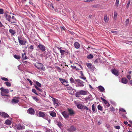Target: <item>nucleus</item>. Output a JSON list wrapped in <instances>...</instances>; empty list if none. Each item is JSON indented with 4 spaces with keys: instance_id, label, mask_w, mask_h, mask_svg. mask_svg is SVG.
<instances>
[{
    "instance_id": "nucleus-1",
    "label": "nucleus",
    "mask_w": 132,
    "mask_h": 132,
    "mask_svg": "<svg viewBox=\"0 0 132 132\" xmlns=\"http://www.w3.org/2000/svg\"><path fill=\"white\" fill-rule=\"evenodd\" d=\"M0 89L1 90V94L2 96H7V95H6L5 94H7L9 92V91L8 89H5L3 87H1Z\"/></svg>"
},
{
    "instance_id": "nucleus-2",
    "label": "nucleus",
    "mask_w": 132,
    "mask_h": 132,
    "mask_svg": "<svg viewBox=\"0 0 132 132\" xmlns=\"http://www.w3.org/2000/svg\"><path fill=\"white\" fill-rule=\"evenodd\" d=\"M34 65L36 68L39 69H41L44 71L45 70V67L42 63H37L36 64Z\"/></svg>"
},
{
    "instance_id": "nucleus-3",
    "label": "nucleus",
    "mask_w": 132,
    "mask_h": 132,
    "mask_svg": "<svg viewBox=\"0 0 132 132\" xmlns=\"http://www.w3.org/2000/svg\"><path fill=\"white\" fill-rule=\"evenodd\" d=\"M19 44L21 45H24L27 42L25 39H22L21 37L18 36V37Z\"/></svg>"
},
{
    "instance_id": "nucleus-4",
    "label": "nucleus",
    "mask_w": 132,
    "mask_h": 132,
    "mask_svg": "<svg viewBox=\"0 0 132 132\" xmlns=\"http://www.w3.org/2000/svg\"><path fill=\"white\" fill-rule=\"evenodd\" d=\"M75 81H76V84L77 85V86L78 87H83L84 85V82L79 79H75Z\"/></svg>"
},
{
    "instance_id": "nucleus-5",
    "label": "nucleus",
    "mask_w": 132,
    "mask_h": 132,
    "mask_svg": "<svg viewBox=\"0 0 132 132\" xmlns=\"http://www.w3.org/2000/svg\"><path fill=\"white\" fill-rule=\"evenodd\" d=\"M37 47L42 52H44L45 51V46L42 44H39L38 45Z\"/></svg>"
},
{
    "instance_id": "nucleus-6",
    "label": "nucleus",
    "mask_w": 132,
    "mask_h": 132,
    "mask_svg": "<svg viewBox=\"0 0 132 132\" xmlns=\"http://www.w3.org/2000/svg\"><path fill=\"white\" fill-rule=\"evenodd\" d=\"M76 66H80L81 69H82V67L81 65L79 64H78L76 63H75L73 64V66L71 65V67L73 69H75L77 70H79L80 69H79V68H77Z\"/></svg>"
},
{
    "instance_id": "nucleus-7",
    "label": "nucleus",
    "mask_w": 132,
    "mask_h": 132,
    "mask_svg": "<svg viewBox=\"0 0 132 132\" xmlns=\"http://www.w3.org/2000/svg\"><path fill=\"white\" fill-rule=\"evenodd\" d=\"M67 110L69 112L68 114H69V115L72 116L75 113V112L73 110L71 109L68 108Z\"/></svg>"
},
{
    "instance_id": "nucleus-8",
    "label": "nucleus",
    "mask_w": 132,
    "mask_h": 132,
    "mask_svg": "<svg viewBox=\"0 0 132 132\" xmlns=\"http://www.w3.org/2000/svg\"><path fill=\"white\" fill-rule=\"evenodd\" d=\"M67 130L70 132H73L76 130V128L73 126H70L67 129Z\"/></svg>"
},
{
    "instance_id": "nucleus-9",
    "label": "nucleus",
    "mask_w": 132,
    "mask_h": 132,
    "mask_svg": "<svg viewBox=\"0 0 132 132\" xmlns=\"http://www.w3.org/2000/svg\"><path fill=\"white\" fill-rule=\"evenodd\" d=\"M52 101H53V103L54 105H56V106H58L59 105L58 104L59 102L58 100L52 97Z\"/></svg>"
},
{
    "instance_id": "nucleus-10",
    "label": "nucleus",
    "mask_w": 132,
    "mask_h": 132,
    "mask_svg": "<svg viewBox=\"0 0 132 132\" xmlns=\"http://www.w3.org/2000/svg\"><path fill=\"white\" fill-rule=\"evenodd\" d=\"M19 98L18 97H14L12 100L11 102L13 103L16 104L18 103L19 101Z\"/></svg>"
},
{
    "instance_id": "nucleus-11",
    "label": "nucleus",
    "mask_w": 132,
    "mask_h": 132,
    "mask_svg": "<svg viewBox=\"0 0 132 132\" xmlns=\"http://www.w3.org/2000/svg\"><path fill=\"white\" fill-rule=\"evenodd\" d=\"M111 71L112 73L116 76H117L119 75V74L118 71L116 69H112Z\"/></svg>"
},
{
    "instance_id": "nucleus-12",
    "label": "nucleus",
    "mask_w": 132,
    "mask_h": 132,
    "mask_svg": "<svg viewBox=\"0 0 132 132\" xmlns=\"http://www.w3.org/2000/svg\"><path fill=\"white\" fill-rule=\"evenodd\" d=\"M35 112L34 110L31 108H29L27 111L28 113L31 115L34 114Z\"/></svg>"
},
{
    "instance_id": "nucleus-13",
    "label": "nucleus",
    "mask_w": 132,
    "mask_h": 132,
    "mask_svg": "<svg viewBox=\"0 0 132 132\" xmlns=\"http://www.w3.org/2000/svg\"><path fill=\"white\" fill-rule=\"evenodd\" d=\"M38 116L42 117L43 118H45V113L44 112L39 111L38 113Z\"/></svg>"
},
{
    "instance_id": "nucleus-14",
    "label": "nucleus",
    "mask_w": 132,
    "mask_h": 132,
    "mask_svg": "<svg viewBox=\"0 0 132 132\" xmlns=\"http://www.w3.org/2000/svg\"><path fill=\"white\" fill-rule=\"evenodd\" d=\"M57 48L59 50L60 52L61 53V55L63 56L64 54H65L66 53H67V54L68 53V52L65 51L64 50L61 49L60 48L57 47Z\"/></svg>"
},
{
    "instance_id": "nucleus-15",
    "label": "nucleus",
    "mask_w": 132,
    "mask_h": 132,
    "mask_svg": "<svg viewBox=\"0 0 132 132\" xmlns=\"http://www.w3.org/2000/svg\"><path fill=\"white\" fill-rule=\"evenodd\" d=\"M10 22H11V24H13V23H16V19L15 18L14 16H12L11 17V19Z\"/></svg>"
},
{
    "instance_id": "nucleus-16",
    "label": "nucleus",
    "mask_w": 132,
    "mask_h": 132,
    "mask_svg": "<svg viewBox=\"0 0 132 132\" xmlns=\"http://www.w3.org/2000/svg\"><path fill=\"white\" fill-rule=\"evenodd\" d=\"M62 114L63 116L65 118H68L69 116V114L67 112L65 111H64L62 112Z\"/></svg>"
},
{
    "instance_id": "nucleus-17",
    "label": "nucleus",
    "mask_w": 132,
    "mask_h": 132,
    "mask_svg": "<svg viewBox=\"0 0 132 132\" xmlns=\"http://www.w3.org/2000/svg\"><path fill=\"white\" fill-rule=\"evenodd\" d=\"M24 126L23 125L19 124L16 126V128L19 130H21L24 129Z\"/></svg>"
},
{
    "instance_id": "nucleus-18",
    "label": "nucleus",
    "mask_w": 132,
    "mask_h": 132,
    "mask_svg": "<svg viewBox=\"0 0 132 132\" xmlns=\"http://www.w3.org/2000/svg\"><path fill=\"white\" fill-rule=\"evenodd\" d=\"M1 116L2 117L4 118H7L9 117V116L8 114L6 113L3 112H1Z\"/></svg>"
},
{
    "instance_id": "nucleus-19",
    "label": "nucleus",
    "mask_w": 132,
    "mask_h": 132,
    "mask_svg": "<svg viewBox=\"0 0 132 132\" xmlns=\"http://www.w3.org/2000/svg\"><path fill=\"white\" fill-rule=\"evenodd\" d=\"M74 45L75 48L78 49L80 47V45L79 43L78 42H75L74 44Z\"/></svg>"
},
{
    "instance_id": "nucleus-20",
    "label": "nucleus",
    "mask_w": 132,
    "mask_h": 132,
    "mask_svg": "<svg viewBox=\"0 0 132 132\" xmlns=\"http://www.w3.org/2000/svg\"><path fill=\"white\" fill-rule=\"evenodd\" d=\"M121 82L124 84H126L127 83L128 80L125 78H122L121 79Z\"/></svg>"
},
{
    "instance_id": "nucleus-21",
    "label": "nucleus",
    "mask_w": 132,
    "mask_h": 132,
    "mask_svg": "<svg viewBox=\"0 0 132 132\" xmlns=\"http://www.w3.org/2000/svg\"><path fill=\"white\" fill-rule=\"evenodd\" d=\"M98 88L99 89V90L101 92H103L105 90L104 88L101 86H99Z\"/></svg>"
},
{
    "instance_id": "nucleus-22",
    "label": "nucleus",
    "mask_w": 132,
    "mask_h": 132,
    "mask_svg": "<svg viewBox=\"0 0 132 132\" xmlns=\"http://www.w3.org/2000/svg\"><path fill=\"white\" fill-rule=\"evenodd\" d=\"M81 95H85L87 94V91H84L83 90H81L79 91Z\"/></svg>"
},
{
    "instance_id": "nucleus-23",
    "label": "nucleus",
    "mask_w": 132,
    "mask_h": 132,
    "mask_svg": "<svg viewBox=\"0 0 132 132\" xmlns=\"http://www.w3.org/2000/svg\"><path fill=\"white\" fill-rule=\"evenodd\" d=\"M9 32L10 33H11V35L13 36H14V35L16 33L15 31L12 29H9Z\"/></svg>"
},
{
    "instance_id": "nucleus-24",
    "label": "nucleus",
    "mask_w": 132,
    "mask_h": 132,
    "mask_svg": "<svg viewBox=\"0 0 132 132\" xmlns=\"http://www.w3.org/2000/svg\"><path fill=\"white\" fill-rule=\"evenodd\" d=\"M50 115L52 117H56V113L54 112L53 111H51L50 112Z\"/></svg>"
},
{
    "instance_id": "nucleus-25",
    "label": "nucleus",
    "mask_w": 132,
    "mask_h": 132,
    "mask_svg": "<svg viewBox=\"0 0 132 132\" xmlns=\"http://www.w3.org/2000/svg\"><path fill=\"white\" fill-rule=\"evenodd\" d=\"M11 16L10 15H8L7 14H6V20H7L8 21L10 22V20L11 19Z\"/></svg>"
},
{
    "instance_id": "nucleus-26",
    "label": "nucleus",
    "mask_w": 132,
    "mask_h": 132,
    "mask_svg": "<svg viewBox=\"0 0 132 132\" xmlns=\"http://www.w3.org/2000/svg\"><path fill=\"white\" fill-rule=\"evenodd\" d=\"M22 58L23 60H26L27 59L28 57L26 56V53H25L22 54Z\"/></svg>"
},
{
    "instance_id": "nucleus-27",
    "label": "nucleus",
    "mask_w": 132,
    "mask_h": 132,
    "mask_svg": "<svg viewBox=\"0 0 132 132\" xmlns=\"http://www.w3.org/2000/svg\"><path fill=\"white\" fill-rule=\"evenodd\" d=\"M5 123L6 125H10L12 123L11 121L10 120L7 119L5 121Z\"/></svg>"
},
{
    "instance_id": "nucleus-28",
    "label": "nucleus",
    "mask_w": 132,
    "mask_h": 132,
    "mask_svg": "<svg viewBox=\"0 0 132 132\" xmlns=\"http://www.w3.org/2000/svg\"><path fill=\"white\" fill-rule=\"evenodd\" d=\"M92 109L93 111L95 113L96 112V108L95 107V105L94 104H93L92 105Z\"/></svg>"
},
{
    "instance_id": "nucleus-29",
    "label": "nucleus",
    "mask_w": 132,
    "mask_h": 132,
    "mask_svg": "<svg viewBox=\"0 0 132 132\" xmlns=\"http://www.w3.org/2000/svg\"><path fill=\"white\" fill-rule=\"evenodd\" d=\"M77 107L79 109H82L83 108L84 106L82 104H78L77 105Z\"/></svg>"
},
{
    "instance_id": "nucleus-30",
    "label": "nucleus",
    "mask_w": 132,
    "mask_h": 132,
    "mask_svg": "<svg viewBox=\"0 0 132 132\" xmlns=\"http://www.w3.org/2000/svg\"><path fill=\"white\" fill-rule=\"evenodd\" d=\"M104 18L105 22H108L109 21V18L107 17V15H104Z\"/></svg>"
},
{
    "instance_id": "nucleus-31",
    "label": "nucleus",
    "mask_w": 132,
    "mask_h": 132,
    "mask_svg": "<svg viewBox=\"0 0 132 132\" xmlns=\"http://www.w3.org/2000/svg\"><path fill=\"white\" fill-rule=\"evenodd\" d=\"M59 80L63 85H64L65 83V79L60 78H59Z\"/></svg>"
},
{
    "instance_id": "nucleus-32",
    "label": "nucleus",
    "mask_w": 132,
    "mask_h": 132,
    "mask_svg": "<svg viewBox=\"0 0 132 132\" xmlns=\"http://www.w3.org/2000/svg\"><path fill=\"white\" fill-rule=\"evenodd\" d=\"M86 65L88 67L89 69H91L92 68V64L90 63H86Z\"/></svg>"
},
{
    "instance_id": "nucleus-33",
    "label": "nucleus",
    "mask_w": 132,
    "mask_h": 132,
    "mask_svg": "<svg viewBox=\"0 0 132 132\" xmlns=\"http://www.w3.org/2000/svg\"><path fill=\"white\" fill-rule=\"evenodd\" d=\"M93 55L92 54H90L88 55L87 56V58L88 59H92L93 58Z\"/></svg>"
},
{
    "instance_id": "nucleus-34",
    "label": "nucleus",
    "mask_w": 132,
    "mask_h": 132,
    "mask_svg": "<svg viewBox=\"0 0 132 132\" xmlns=\"http://www.w3.org/2000/svg\"><path fill=\"white\" fill-rule=\"evenodd\" d=\"M14 57L16 59L18 60L21 58L20 56L15 54L14 55Z\"/></svg>"
},
{
    "instance_id": "nucleus-35",
    "label": "nucleus",
    "mask_w": 132,
    "mask_h": 132,
    "mask_svg": "<svg viewBox=\"0 0 132 132\" xmlns=\"http://www.w3.org/2000/svg\"><path fill=\"white\" fill-rule=\"evenodd\" d=\"M57 125L60 128H61L62 126V124L61 122H59L57 121L56 122Z\"/></svg>"
},
{
    "instance_id": "nucleus-36",
    "label": "nucleus",
    "mask_w": 132,
    "mask_h": 132,
    "mask_svg": "<svg viewBox=\"0 0 132 132\" xmlns=\"http://www.w3.org/2000/svg\"><path fill=\"white\" fill-rule=\"evenodd\" d=\"M101 99L102 101L106 105L107 104V103H108V101H107L106 100L102 97H101Z\"/></svg>"
},
{
    "instance_id": "nucleus-37",
    "label": "nucleus",
    "mask_w": 132,
    "mask_h": 132,
    "mask_svg": "<svg viewBox=\"0 0 132 132\" xmlns=\"http://www.w3.org/2000/svg\"><path fill=\"white\" fill-rule=\"evenodd\" d=\"M80 95H81L80 93V92H77L76 93V96L78 97H79L80 96Z\"/></svg>"
},
{
    "instance_id": "nucleus-38",
    "label": "nucleus",
    "mask_w": 132,
    "mask_h": 132,
    "mask_svg": "<svg viewBox=\"0 0 132 132\" xmlns=\"http://www.w3.org/2000/svg\"><path fill=\"white\" fill-rule=\"evenodd\" d=\"M117 16V14L116 12H115L114 13L113 18L114 20H116Z\"/></svg>"
},
{
    "instance_id": "nucleus-39",
    "label": "nucleus",
    "mask_w": 132,
    "mask_h": 132,
    "mask_svg": "<svg viewBox=\"0 0 132 132\" xmlns=\"http://www.w3.org/2000/svg\"><path fill=\"white\" fill-rule=\"evenodd\" d=\"M67 90H73V88L72 87L70 86H69L68 87H67Z\"/></svg>"
},
{
    "instance_id": "nucleus-40",
    "label": "nucleus",
    "mask_w": 132,
    "mask_h": 132,
    "mask_svg": "<svg viewBox=\"0 0 132 132\" xmlns=\"http://www.w3.org/2000/svg\"><path fill=\"white\" fill-rule=\"evenodd\" d=\"M98 109L100 110L101 111H102L103 110V108L100 105H99L97 106Z\"/></svg>"
},
{
    "instance_id": "nucleus-41",
    "label": "nucleus",
    "mask_w": 132,
    "mask_h": 132,
    "mask_svg": "<svg viewBox=\"0 0 132 132\" xmlns=\"http://www.w3.org/2000/svg\"><path fill=\"white\" fill-rule=\"evenodd\" d=\"M36 84L39 87H41L42 86L41 84L37 81L36 82Z\"/></svg>"
},
{
    "instance_id": "nucleus-42",
    "label": "nucleus",
    "mask_w": 132,
    "mask_h": 132,
    "mask_svg": "<svg viewBox=\"0 0 132 132\" xmlns=\"http://www.w3.org/2000/svg\"><path fill=\"white\" fill-rule=\"evenodd\" d=\"M5 84L8 87H10L11 86V84L10 82H5Z\"/></svg>"
},
{
    "instance_id": "nucleus-43",
    "label": "nucleus",
    "mask_w": 132,
    "mask_h": 132,
    "mask_svg": "<svg viewBox=\"0 0 132 132\" xmlns=\"http://www.w3.org/2000/svg\"><path fill=\"white\" fill-rule=\"evenodd\" d=\"M70 82L71 83H73L75 82V81L73 78L72 77L70 79Z\"/></svg>"
},
{
    "instance_id": "nucleus-44",
    "label": "nucleus",
    "mask_w": 132,
    "mask_h": 132,
    "mask_svg": "<svg viewBox=\"0 0 132 132\" xmlns=\"http://www.w3.org/2000/svg\"><path fill=\"white\" fill-rule=\"evenodd\" d=\"M110 111L111 112H113L115 111V108L113 106H112L110 108Z\"/></svg>"
},
{
    "instance_id": "nucleus-45",
    "label": "nucleus",
    "mask_w": 132,
    "mask_h": 132,
    "mask_svg": "<svg viewBox=\"0 0 132 132\" xmlns=\"http://www.w3.org/2000/svg\"><path fill=\"white\" fill-rule=\"evenodd\" d=\"M35 87L37 90L40 92H42V89L38 87L36 85H35Z\"/></svg>"
},
{
    "instance_id": "nucleus-46",
    "label": "nucleus",
    "mask_w": 132,
    "mask_h": 132,
    "mask_svg": "<svg viewBox=\"0 0 132 132\" xmlns=\"http://www.w3.org/2000/svg\"><path fill=\"white\" fill-rule=\"evenodd\" d=\"M32 92L34 93L36 95H38V94H37L36 92V90L34 89H32Z\"/></svg>"
},
{
    "instance_id": "nucleus-47",
    "label": "nucleus",
    "mask_w": 132,
    "mask_h": 132,
    "mask_svg": "<svg viewBox=\"0 0 132 132\" xmlns=\"http://www.w3.org/2000/svg\"><path fill=\"white\" fill-rule=\"evenodd\" d=\"M94 0H84V1L86 2H90L93 1Z\"/></svg>"
},
{
    "instance_id": "nucleus-48",
    "label": "nucleus",
    "mask_w": 132,
    "mask_h": 132,
    "mask_svg": "<svg viewBox=\"0 0 132 132\" xmlns=\"http://www.w3.org/2000/svg\"><path fill=\"white\" fill-rule=\"evenodd\" d=\"M1 79L3 80L7 81H8V79L7 78H6L5 77H2L1 78Z\"/></svg>"
},
{
    "instance_id": "nucleus-49",
    "label": "nucleus",
    "mask_w": 132,
    "mask_h": 132,
    "mask_svg": "<svg viewBox=\"0 0 132 132\" xmlns=\"http://www.w3.org/2000/svg\"><path fill=\"white\" fill-rule=\"evenodd\" d=\"M32 98L34 100L36 101H38V99L37 98V97L32 96Z\"/></svg>"
},
{
    "instance_id": "nucleus-50",
    "label": "nucleus",
    "mask_w": 132,
    "mask_h": 132,
    "mask_svg": "<svg viewBox=\"0 0 132 132\" xmlns=\"http://www.w3.org/2000/svg\"><path fill=\"white\" fill-rule=\"evenodd\" d=\"M129 22V19H127L126 20V21H125V23L127 25L128 24Z\"/></svg>"
},
{
    "instance_id": "nucleus-51",
    "label": "nucleus",
    "mask_w": 132,
    "mask_h": 132,
    "mask_svg": "<svg viewBox=\"0 0 132 132\" xmlns=\"http://www.w3.org/2000/svg\"><path fill=\"white\" fill-rule=\"evenodd\" d=\"M4 13V10L3 9H0V14H3Z\"/></svg>"
},
{
    "instance_id": "nucleus-52",
    "label": "nucleus",
    "mask_w": 132,
    "mask_h": 132,
    "mask_svg": "<svg viewBox=\"0 0 132 132\" xmlns=\"http://www.w3.org/2000/svg\"><path fill=\"white\" fill-rule=\"evenodd\" d=\"M119 0H116L115 3V5L117 6H118L119 4Z\"/></svg>"
},
{
    "instance_id": "nucleus-53",
    "label": "nucleus",
    "mask_w": 132,
    "mask_h": 132,
    "mask_svg": "<svg viewBox=\"0 0 132 132\" xmlns=\"http://www.w3.org/2000/svg\"><path fill=\"white\" fill-rule=\"evenodd\" d=\"M130 3V0H129L128 1V3L127 4V5L126 6L128 8L129 7V6Z\"/></svg>"
},
{
    "instance_id": "nucleus-54",
    "label": "nucleus",
    "mask_w": 132,
    "mask_h": 132,
    "mask_svg": "<svg viewBox=\"0 0 132 132\" xmlns=\"http://www.w3.org/2000/svg\"><path fill=\"white\" fill-rule=\"evenodd\" d=\"M119 110L120 111L123 112H126V111L123 108H121L119 109Z\"/></svg>"
},
{
    "instance_id": "nucleus-55",
    "label": "nucleus",
    "mask_w": 132,
    "mask_h": 132,
    "mask_svg": "<svg viewBox=\"0 0 132 132\" xmlns=\"http://www.w3.org/2000/svg\"><path fill=\"white\" fill-rule=\"evenodd\" d=\"M27 80L29 81L30 84L31 85H32V82L29 78L27 79Z\"/></svg>"
},
{
    "instance_id": "nucleus-56",
    "label": "nucleus",
    "mask_w": 132,
    "mask_h": 132,
    "mask_svg": "<svg viewBox=\"0 0 132 132\" xmlns=\"http://www.w3.org/2000/svg\"><path fill=\"white\" fill-rule=\"evenodd\" d=\"M127 77L129 79H131V76L130 75H127Z\"/></svg>"
},
{
    "instance_id": "nucleus-57",
    "label": "nucleus",
    "mask_w": 132,
    "mask_h": 132,
    "mask_svg": "<svg viewBox=\"0 0 132 132\" xmlns=\"http://www.w3.org/2000/svg\"><path fill=\"white\" fill-rule=\"evenodd\" d=\"M114 128L116 129H119L120 128V127L119 126H114Z\"/></svg>"
},
{
    "instance_id": "nucleus-58",
    "label": "nucleus",
    "mask_w": 132,
    "mask_h": 132,
    "mask_svg": "<svg viewBox=\"0 0 132 132\" xmlns=\"http://www.w3.org/2000/svg\"><path fill=\"white\" fill-rule=\"evenodd\" d=\"M111 32L112 33H114V34H117L118 33V32L117 31H111Z\"/></svg>"
},
{
    "instance_id": "nucleus-59",
    "label": "nucleus",
    "mask_w": 132,
    "mask_h": 132,
    "mask_svg": "<svg viewBox=\"0 0 132 132\" xmlns=\"http://www.w3.org/2000/svg\"><path fill=\"white\" fill-rule=\"evenodd\" d=\"M30 49L31 50H33L34 49V47L32 45H31L30 46Z\"/></svg>"
},
{
    "instance_id": "nucleus-60",
    "label": "nucleus",
    "mask_w": 132,
    "mask_h": 132,
    "mask_svg": "<svg viewBox=\"0 0 132 132\" xmlns=\"http://www.w3.org/2000/svg\"><path fill=\"white\" fill-rule=\"evenodd\" d=\"M98 62V60L97 59H96L94 62V63H97Z\"/></svg>"
},
{
    "instance_id": "nucleus-61",
    "label": "nucleus",
    "mask_w": 132,
    "mask_h": 132,
    "mask_svg": "<svg viewBox=\"0 0 132 132\" xmlns=\"http://www.w3.org/2000/svg\"><path fill=\"white\" fill-rule=\"evenodd\" d=\"M122 117H123V118L125 119V118H127V117H126V116L125 114H123L122 115Z\"/></svg>"
},
{
    "instance_id": "nucleus-62",
    "label": "nucleus",
    "mask_w": 132,
    "mask_h": 132,
    "mask_svg": "<svg viewBox=\"0 0 132 132\" xmlns=\"http://www.w3.org/2000/svg\"><path fill=\"white\" fill-rule=\"evenodd\" d=\"M106 105L108 107H109L110 106V104L109 102H108V103H107V104H106Z\"/></svg>"
},
{
    "instance_id": "nucleus-63",
    "label": "nucleus",
    "mask_w": 132,
    "mask_h": 132,
    "mask_svg": "<svg viewBox=\"0 0 132 132\" xmlns=\"http://www.w3.org/2000/svg\"><path fill=\"white\" fill-rule=\"evenodd\" d=\"M124 123L125 125H128V122L127 121H124Z\"/></svg>"
},
{
    "instance_id": "nucleus-64",
    "label": "nucleus",
    "mask_w": 132,
    "mask_h": 132,
    "mask_svg": "<svg viewBox=\"0 0 132 132\" xmlns=\"http://www.w3.org/2000/svg\"><path fill=\"white\" fill-rule=\"evenodd\" d=\"M68 83H66V85H65V84H64V86H67V87H68L69 86V84H68Z\"/></svg>"
}]
</instances>
